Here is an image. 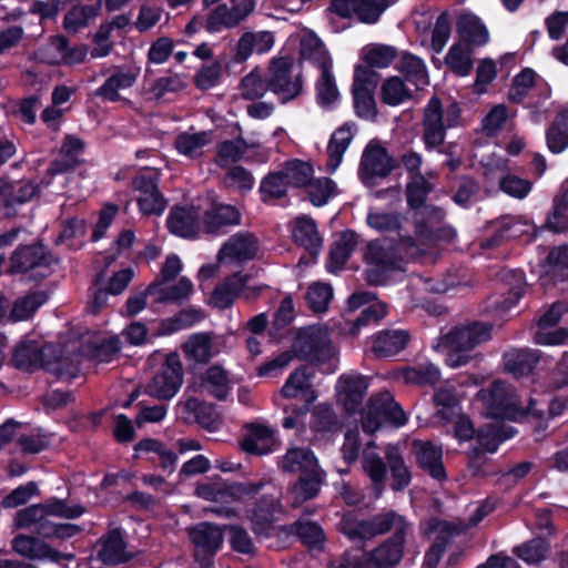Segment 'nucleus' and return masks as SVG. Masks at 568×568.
<instances>
[{
    "label": "nucleus",
    "mask_w": 568,
    "mask_h": 568,
    "mask_svg": "<svg viewBox=\"0 0 568 568\" xmlns=\"http://www.w3.org/2000/svg\"><path fill=\"white\" fill-rule=\"evenodd\" d=\"M257 163H265L270 159V150L255 142H246L243 138L226 140L219 144L215 162L221 168L236 163L242 158Z\"/></svg>",
    "instance_id": "obj_14"
},
{
    "label": "nucleus",
    "mask_w": 568,
    "mask_h": 568,
    "mask_svg": "<svg viewBox=\"0 0 568 568\" xmlns=\"http://www.w3.org/2000/svg\"><path fill=\"white\" fill-rule=\"evenodd\" d=\"M341 530L354 542L386 532L393 535L371 552L363 554L361 558L347 555L338 568H388L402 560L404 544L412 532V527L402 515L389 510L367 520L358 519L353 513L345 514L341 520Z\"/></svg>",
    "instance_id": "obj_1"
},
{
    "label": "nucleus",
    "mask_w": 568,
    "mask_h": 568,
    "mask_svg": "<svg viewBox=\"0 0 568 568\" xmlns=\"http://www.w3.org/2000/svg\"><path fill=\"white\" fill-rule=\"evenodd\" d=\"M493 325L485 322H466L442 332L433 348L445 355L446 364L460 367L473 359L471 351L491 338Z\"/></svg>",
    "instance_id": "obj_3"
},
{
    "label": "nucleus",
    "mask_w": 568,
    "mask_h": 568,
    "mask_svg": "<svg viewBox=\"0 0 568 568\" xmlns=\"http://www.w3.org/2000/svg\"><path fill=\"white\" fill-rule=\"evenodd\" d=\"M301 65L290 57L273 59L270 65V90L282 101L295 99L303 88Z\"/></svg>",
    "instance_id": "obj_9"
},
{
    "label": "nucleus",
    "mask_w": 568,
    "mask_h": 568,
    "mask_svg": "<svg viewBox=\"0 0 568 568\" xmlns=\"http://www.w3.org/2000/svg\"><path fill=\"white\" fill-rule=\"evenodd\" d=\"M280 468L286 473H300L306 475L320 469L317 458L306 447H291L278 463Z\"/></svg>",
    "instance_id": "obj_37"
},
{
    "label": "nucleus",
    "mask_w": 568,
    "mask_h": 568,
    "mask_svg": "<svg viewBox=\"0 0 568 568\" xmlns=\"http://www.w3.org/2000/svg\"><path fill=\"white\" fill-rule=\"evenodd\" d=\"M312 373L306 367L296 368L290 374L281 389L285 398H301L303 400V406L293 409L297 414L305 415L317 398L312 385Z\"/></svg>",
    "instance_id": "obj_20"
},
{
    "label": "nucleus",
    "mask_w": 568,
    "mask_h": 568,
    "mask_svg": "<svg viewBox=\"0 0 568 568\" xmlns=\"http://www.w3.org/2000/svg\"><path fill=\"white\" fill-rule=\"evenodd\" d=\"M393 169L392 161L386 150L379 145L369 143L361 160L359 176L364 184L373 185L376 178H385Z\"/></svg>",
    "instance_id": "obj_22"
},
{
    "label": "nucleus",
    "mask_w": 568,
    "mask_h": 568,
    "mask_svg": "<svg viewBox=\"0 0 568 568\" xmlns=\"http://www.w3.org/2000/svg\"><path fill=\"white\" fill-rule=\"evenodd\" d=\"M397 68L417 90H422L429 84L428 70L422 58L409 52H403Z\"/></svg>",
    "instance_id": "obj_44"
},
{
    "label": "nucleus",
    "mask_w": 568,
    "mask_h": 568,
    "mask_svg": "<svg viewBox=\"0 0 568 568\" xmlns=\"http://www.w3.org/2000/svg\"><path fill=\"white\" fill-rule=\"evenodd\" d=\"M182 349L189 361L207 363L220 353L209 333H194L183 344Z\"/></svg>",
    "instance_id": "obj_42"
},
{
    "label": "nucleus",
    "mask_w": 568,
    "mask_h": 568,
    "mask_svg": "<svg viewBox=\"0 0 568 568\" xmlns=\"http://www.w3.org/2000/svg\"><path fill=\"white\" fill-rule=\"evenodd\" d=\"M477 399L483 405L484 414L494 422L517 420L524 416L519 395L504 382L495 381L489 387L480 389Z\"/></svg>",
    "instance_id": "obj_6"
},
{
    "label": "nucleus",
    "mask_w": 568,
    "mask_h": 568,
    "mask_svg": "<svg viewBox=\"0 0 568 568\" xmlns=\"http://www.w3.org/2000/svg\"><path fill=\"white\" fill-rule=\"evenodd\" d=\"M511 287L507 296H493L488 300L486 311L498 320H506L508 313L518 304L524 288V276L520 271L508 273Z\"/></svg>",
    "instance_id": "obj_27"
},
{
    "label": "nucleus",
    "mask_w": 568,
    "mask_h": 568,
    "mask_svg": "<svg viewBox=\"0 0 568 568\" xmlns=\"http://www.w3.org/2000/svg\"><path fill=\"white\" fill-rule=\"evenodd\" d=\"M397 0H332L329 10L342 18L356 16L364 23H375Z\"/></svg>",
    "instance_id": "obj_15"
},
{
    "label": "nucleus",
    "mask_w": 568,
    "mask_h": 568,
    "mask_svg": "<svg viewBox=\"0 0 568 568\" xmlns=\"http://www.w3.org/2000/svg\"><path fill=\"white\" fill-rule=\"evenodd\" d=\"M192 290V282L186 277H181L174 285L153 282L148 287L150 296H152L156 303L180 302L187 298Z\"/></svg>",
    "instance_id": "obj_43"
},
{
    "label": "nucleus",
    "mask_w": 568,
    "mask_h": 568,
    "mask_svg": "<svg viewBox=\"0 0 568 568\" xmlns=\"http://www.w3.org/2000/svg\"><path fill=\"white\" fill-rule=\"evenodd\" d=\"M556 528L550 519L549 510L542 509L535 516V561L546 558L550 549V539Z\"/></svg>",
    "instance_id": "obj_45"
},
{
    "label": "nucleus",
    "mask_w": 568,
    "mask_h": 568,
    "mask_svg": "<svg viewBox=\"0 0 568 568\" xmlns=\"http://www.w3.org/2000/svg\"><path fill=\"white\" fill-rule=\"evenodd\" d=\"M245 283L246 277L241 273L231 275L216 286L211 297L212 303L220 308L230 306L245 287Z\"/></svg>",
    "instance_id": "obj_54"
},
{
    "label": "nucleus",
    "mask_w": 568,
    "mask_h": 568,
    "mask_svg": "<svg viewBox=\"0 0 568 568\" xmlns=\"http://www.w3.org/2000/svg\"><path fill=\"white\" fill-rule=\"evenodd\" d=\"M505 371L519 378L532 371V354L529 349H511L504 355Z\"/></svg>",
    "instance_id": "obj_62"
},
{
    "label": "nucleus",
    "mask_w": 568,
    "mask_h": 568,
    "mask_svg": "<svg viewBox=\"0 0 568 568\" xmlns=\"http://www.w3.org/2000/svg\"><path fill=\"white\" fill-rule=\"evenodd\" d=\"M98 556L104 564H120L130 559L131 556L126 551V544L121 528L110 529L102 537Z\"/></svg>",
    "instance_id": "obj_40"
},
{
    "label": "nucleus",
    "mask_w": 568,
    "mask_h": 568,
    "mask_svg": "<svg viewBox=\"0 0 568 568\" xmlns=\"http://www.w3.org/2000/svg\"><path fill=\"white\" fill-rule=\"evenodd\" d=\"M332 67L327 65L321 68V75L316 83L317 102L322 108L333 109L339 101V92L336 85L335 78L332 73Z\"/></svg>",
    "instance_id": "obj_51"
},
{
    "label": "nucleus",
    "mask_w": 568,
    "mask_h": 568,
    "mask_svg": "<svg viewBox=\"0 0 568 568\" xmlns=\"http://www.w3.org/2000/svg\"><path fill=\"white\" fill-rule=\"evenodd\" d=\"M202 386L213 397L223 400L229 396L233 383L222 366L212 365L203 374Z\"/></svg>",
    "instance_id": "obj_50"
},
{
    "label": "nucleus",
    "mask_w": 568,
    "mask_h": 568,
    "mask_svg": "<svg viewBox=\"0 0 568 568\" xmlns=\"http://www.w3.org/2000/svg\"><path fill=\"white\" fill-rule=\"evenodd\" d=\"M439 377V368L432 363L407 367L399 373V378L405 383L416 385H433Z\"/></svg>",
    "instance_id": "obj_60"
},
{
    "label": "nucleus",
    "mask_w": 568,
    "mask_h": 568,
    "mask_svg": "<svg viewBox=\"0 0 568 568\" xmlns=\"http://www.w3.org/2000/svg\"><path fill=\"white\" fill-rule=\"evenodd\" d=\"M434 403L440 417L449 422L459 415V405L455 388L450 385L440 387L434 395Z\"/></svg>",
    "instance_id": "obj_63"
},
{
    "label": "nucleus",
    "mask_w": 568,
    "mask_h": 568,
    "mask_svg": "<svg viewBox=\"0 0 568 568\" xmlns=\"http://www.w3.org/2000/svg\"><path fill=\"white\" fill-rule=\"evenodd\" d=\"M136 192L139 209L144 215H161L166 207V200L158 187V173L155 171H143L132 182Z\"/></svg>",
    "instance_id": "obj_13"
},
{
    "label": "nucleus",
    "mask_w": 568,
    "mask_h": 568,
    "mask_svg": "<svg viewBox=\"0 0 568 568\" xmlns=\"http://www.w3.org/2000/svg\"><path fill=\"white\" fill-rule=\"evenodd\" d=\"M54 347L51 344L41 345L36 341H23L14 349L12 362L14 366L23 371L50 368Z\"/></svg>",
    "instance_id": "obj_19"
},
{
    "label": "nucleus",
    "mask_w": 568,
    "mask_h": 568,
    "mask_svg": "<svg viewBox=\"0 0 568 568\" xmlns=\"http://www.w3.org/2000/svg\"><path fill=\"white\" fill-rule=\"evenodd\" d=\"M293 348L298 358L323 366L325 373L331 374L337 369L335 349L326 327L313 325L301 329Z\"/></svg>",
    "instance_id": "obj_4"
},
{
    "label": "nucleus",
    "mask_w": 568,
    "mask_h": 568,
    "mask_svg": "<svg viewBox=\"0 0 568 568\" xmlns=\"http://www.w3.org/2000/svg\"><path fill=\"white\" fill-rule=\"evenodd\" d=\"M357 244V236L353 231L343 232L331 247L326 264L329 273H336L343 268Z\"/></svg>",
    "instance_id": "obj_49"
},
{
    "label": "nucleus",
    "mask_w": 568,
    "mask_h": 568,
    "mask_svg": "<svg viewBox=\"0 0 568 568\" xmlns=\"http://www.w3.org/2000/svg\"><path fill=\"white\" fill-rule=\"evenodd\" d=\"M550 151L560 153L568 146V114L560 112L547 132Z\"/></svg>",
    "instance_id": "obj_64"
},
{
    "label": "nucleus",
    "mask_w": 568,
    "mask_h": 568,
    "mask_svg": "<svg viewBox=\"0 0 568 568\" xmlns=\"http://www.w3.org/2000/svg\"><path fill=\"white\" fill-rule=\"evenodd\" d=\"M47 301V293L39 291L21 296L14 302L9 318L12 322L29 320Z\"/></svg>",
    "instance_id": "obj_56"
},
{
    "label": "nucleus",
    "mask_w": 568,
    "mask_h": 568,
    "mask_svg": "<svg viewBox=\"0 0 568 568\" xmlns=\"http://www.w3.org/2000/svg\"><path fill=\"white\" fill-rule=\"evenodd\" d=\"M277 506L278 499L271 494H265L255 505L250 515L255 534L268 535Z\"/></svg>",
    "instance_id": "obj_48"
},
{
    "label": "nucleus",
    "mask_w": 568,
    "mask_h": 568,
    "mask_svg": "<svg viewBox=\"0 0 568 568\" xmlns=\"http://www.w3.org/2000/svg\"><path fill=\"white\" fill-rule=\"evenodd\" d=\"M264 486L263 480L226 483L221 478H214L199 485L196 495L202 499L221 504L245 503L255 498Z\"/></svg>",
    "instance_id": "obj_8"
},
{
    "label": "nucleus",
    "mask_w": 568,
    "mask_h": 568,
    "mask_svg": "<svg viewBox=\"0 0 568 568\" xmlns=\"http://www.w3.org/2000/svg\"><path fill=\"white\" fill-rule=\"evenodd\" d=\"M414 453L419 466L428 471L433 478L437 480L446 478L440 446L430 442L416 440L414 442Z\"/></svg>",
    "instance_id": "obj_33"
},
{
    "label": "nucleus",
    "mask_w": 568,
    "mask_h": 568,
    "mask_svg": "<svg viewBox=\"0 0 568 568\" xmlns=\"http://www.w3.org/2000/svg\"><path fill=\"white\" fill-rule=\"evenodd\" d=\"M254 9V0H230L222 2L207 13L204 29L210 33H217L236 28Z\"/></svg>",
    "instance_id": "obj_11"
},
{
    "label": "nucleus",
    "mask_w": 568,
    "mask_h": 568,
    "mask_svg": "<svg viewBox=\"0 0 568 568\" xmlns=\"http://www.w3.org/2000/svg\"><path fill=\"white\" fill-rule=\"evenodd\" d=\"M565 311L566 306L560 302H556L549 307V310L539 320V331L535 335V343L558 345L568 337V331L566 328L548 329L559 322Z\"/></svg>",
    "instance_id": "obj_26"
},
{
    "label": "nucleus",
    "mask_w": 568,
    "mask_h": 568,
    "mask_svg": "<svg viewBox=\"0 0 568 568\" xmlns=\"http://www.w3.org/2000/svg\"><path fill=\"white\" fill-rule=\"evenodd\" d=\"M432 532L435 535L432 547L425 555V568H437V565L454 537L459 532V529L449 524L448 521L432 520Z\"/></svg>",
    "instance_id": "obj_28"
},
{
    "label": "nucleus",
    "mask_w": 568,
    "mask_h": 568,
    "mask_svg": "<svg viewBox=\"0 0 568 568\" xmlns=\"http://www.w3.org/2000/svg\"><path fill=\"white\" fill-rule=\"evenodd\" d=\"M166 224L172 234L194 239L200 232V212L193 207H174L168 216Z\"/></svg>",
    "instance_id": "obj_31"
},
{
    "label": "nucleus",
    "mask_w": 568,
    "mask_h": 568,
    "mask_svg": "<svg viewBox=\"0 0 568 568\" xmlns=\"http://www.w3.org/2000/svg\"><path fill=\"white\" fill-rule=\"evenodd\" d=\"M386 459L394 480L393 489L402 490L406 488L409 485L412 477L398 447L388 446L386 450Z\"/></svg>",
    "instance_id": "obj_61"
},
{
    "label": "nucleus",
    "mask_w": 568,
    "mask_h": 568,
    "mask_svg": "<svg viewBox=\"0 0 568 568\" xmlns=\"http://www.w3.org/2000/svg\"><path fill=\"white\" fill-rule=\"evenodd\" d=\"M292 236L296 244L303 246L311 254L307 262L302 257L300 264L312 263L322 246V239L315 222L307 216L296 217L292 227Z\"/></svg>",
    "instance_id": "obj_30"
},
{
    "label": "nucleus",
    "mask_w": 568,
    "mask_h": 568,
    "mask_svg": "<svg viewBox=\"0 0 568 568\" xmlns=\"http://www.w3.org/2000/svg\"><path fill=\"white\" fill-rule=\"evenodd\" d=\"M460 123V108L450 102L443 106L438 98L433 97L424 110L423 141L426 150L439 148L446 138V130Z\"/></svg>",
    "instance_id": "obj_5"
},
{
    "label": "nucleus",
    "mask_w": 568,
    "mask_h": 568,
    "mask_svg": "<svg viewBox=\"0 0 568 568\" xmlns=\"http://www.w3.org/2000/svg\"><path fill=\"white\" fill-rule=\"evenodd\" d=\"M260 250L257 237L250 232H239L227 239L219 252V261L241 265L255 258Z\"/></svg>",
    "instance_id": "obj_16"
},
{
    "label": "nucleus",
    "mask_w": 568,
    "mask_h": 568,
    "mask_svg": "<svg viewBox=\"0 0 568 568\" xmlns=\"http://www.w3.org/2000/svg\"><path fill=\"white\" fill-rule=\"evenodd\" d=\"M240 223V212L232 205L214 204L204 215V226L207 233L214 234L224 225Z\"/></svg>",
    "instance_id": "obj_52"
},
{
    "label": "nucleus",
    "mask_w": 568,
    "mask_h": 568,
    "mask_svg": "<svg viewBox=\"0 0 568 568\" xmlns=\"http://www.w3.org/2000/svg\"><path fill=\"white\" fill-rule=\"evenodd\" d=\"M408 342L407 331L386 329L374 336L372 351L377 357H390L402 352Z\"/></svg>",
    "instance_id": "obj_39"
},
{
    "label": "nucleus",
    "mask_w": 568,
    "mask_h": 568,
    "mask_svg": "<svg viewBox=\"0 0 568 568\" xmlns=\"http://www.w3.org/2000/svg\"><path fill=\"white\" fill-rule=\"evenodd\" d=\"M367 225L379 233L396 232L397 239L408 235V223L400 214L381 210H369L366 216Z\"/></svg>",
    "instance_id": "obj_41"
},
{
    "label": "nucleus",
    "mask_w": 568,
    "mask_h": 568,
    "mask_svg": "<svg viewBox=\"0 0 568 568\" xmlns=\"http://www.w3.org/2000/svg\"><path fill=\"white\" fill-rule=\"evenodd\" d=\"M515 430L500 422H489L477 432V442L480 448L487 453H495L498 446L506 439L511 438Z\"/></svg>",
    "instance_id": "obj_47"
},
{
    "label": "nucleus",
    "mask_w": 568,
    "mask_h": 568,
    "mask_svg": "<svg viewBox=\"0 0 568 568\" xmlns=\"http://www.w3.org/2000/svg\"><path fill=\"white\" fill-rule=\"evenodd\" d=\"M275 432L267 425L253 423L247 427V433L243 438L242 447L245 452L265 455L275 449Z\"/></svg>",
    "instance_id": "obj_32"
},
{
    "label": "nucleus",
    "mask_w": 568,
    "mask_h": 568,
    "mask_svg": "<svg viewBox=\"0 0 568 568\" xmlns=\"http://www.w3.org/2000/svg\"><path fill=\"white\" fill-rule=\"evenodd\" d=\"M406 422L405 412L387 390L372 395L362 415V428L367 434H373L384 426L399 428Z\"/></svg>",
    "instance_id": "obj_7"
},
{
    "label": "nucleus",
    "mask_w": 568,
    "mask_h": 568,
    "mask_svg": "<svg viewBox=\"0 0 568 568\" xmlns=\"http://www.w3.org/2000/svg\"><path fill=\"white\" fill-rule=\"evenodd\" d=\"M321 483V469L306 475H301L298 480L292 487L293 505L298 506L304 501L314 498L320 491Z\"/></svg>",
    "instance_id": "obj_57"
},
{
    "label": "nucleus",
    "mask_w": 568,
    "mask_h": 568,
    "mask_svg": "<svg viewBox=\"0 0 568 568\" xmlns=\"http://www.w3.org/2000/svg\"><path fill=\"white\" fill-rule=\"evenodd\" d=\"M84 143L81 139L67 135L61 146L59 158L54 160L48 169L50 178L62 176V179L65 180L63 174L77 165L78 158L82 153Z\"/></svg>",
    "instance_id": "obj_36"
},
{
    "label": "nucleus",
    "mask_w": 568,
    "mask_h": 568,
    "mask_svg": "<svg viewBox=\"0 0 568 568\" xmlns=\"http://www.w3.org/2000/svg\"><path fill=\"white\" fill-rule=\"evenodd\" d=\"M40 186L30 181H12L0 178V214L12 216L20 205L31 200Z\"/></svg>",
    "instance_id": "obj_18"
},
{
    "label": "nucleus",
    "mask_w": 568,
    "mask_h": 568,
    "mask_svg": "<svg viewBox=\"0 0 568 568\" xmlns=\"http://www.w3.org/2000/svg\"><path fill=\"white\" fill-rule=\"evenodd\" d=\"M213 140V131H194L190 129L176 134L174 149L181 156L189 160H197L204 155Z\"/></svg>",
    "instance_id": "obj_25"
},
{
    "label": "nucleus",
    "mask_w": 568,
    "mask_h": 568,
    "mask_svg": "<svg viewBox=\"0 0 568 568\" xmlns=\"http://www.w3.org/2000/svg\"><path fill=\"white\" fill-rule=\"evenodd\" d=\"M138 74L139 72L133 68L118 67L112 70L104 83L97 89L95 95L109 101H118L119 92L131 88L135 83Z\"/></svg>",
    "instance_id": "obj_34"
},
{
    "label": "nucleus",
    "mask_w": 568,
    "mask_h": 568,
    "mask_svg": "<svg viewBox=\"0 0 568 568\" xmlns=\"http://www.w3.org/2000/svg\"><path fill=\"white\" fill-rule=\"evenodd\" d=\"M183 383V368L178 353L166 355L160 369L145 386V393L154 398L170 399L175 396Z\"/></svg>",
    "instance_id": "obj_10"
},
{
    "label": "nucleus",
    "mask_w": 568,
    "mask_h": 568,
    "mask_svg": "<svg viewBox=\"0 0 568 568\" xmlns=\"http://www.w3.org/2000/svg\"><path fill=\"white\" fill-rule=\"evenodd\" d=\"M369 379L356 372L344 373L336 383V396L348 413L357 410L368 388Z\"/></svg>",
    "instance_id": "obj_21"
},
{
    "label": "nucleus",
    "mask_w": 568,
    "mask_h": 568,
    "mask_svg": "<svg viewBox=\"0 0 568 568\" xmlns=\"http://www.w3.org/2000/svg\"><path fill=\"white\" fill-rule=\"evenodd\" d=\"M300 54L302 60H307L323 68L333 64L332 58L321 40L314 33H305L301 38Z\"/></svg>",
    "instance_id": "obj_55"
},
{
    "label": "nucleus",
    "mask_w": 568,
    "mask_h": 568,
    "mask_svg": "<svg viewBox=\"0 0 568 568\" xmlns=\"http://www.w3.org/2000/svg\"><path fill=\"white\" fill-rule=\"evenodd\" d=\"M355 132V125L352 123H345L333 132L327 145L326 171L328 173H334L341 165Z\"/></svg>",
    "instance_id": "obj_35"
},
{
    "label": "nucleus",
    "mask_w": 568,
    "mask_h": 568,
    "mask_svg": "<svg viewBox=\"0 0 568 568\" xmlns=\"http://www.w3.org/2000/svg\"><path fill=\"white\" fill-rule=\"evenodd\" d=\"M471 50L462 42L454 43L446 57V65L457 75L466 77L473 69Z\"/></svg>",
    "instance_id": "obj_58"
},
{
    "label": "nucleus",
    "mask_w": 568,
    "mask_h": 568,
    "mask_svg": "<svg viewBox=\"0 0 568 568\" xmlns=\"http://www.w3.org/2000/svg\"><path fill=\"white\" fill-rule=\"evenodd\" d=\"M445 212L435 206L425 205L415 211L414 219V242L423 248H426V254H430L436 247L437 242L442 239L443 234L450 231L437 227L444 220Z\"/></svg>",
    "instance_id": "obj_12"
},
{
    "label": "nucleus",
    "mask_w": 568,
    "mask_h": 568,
    "mask_svg": "<svg viewBox=\"0 0 568 568\" xmlns=\"http://www.w3.org/2000/svg\"><path fill=\"white\" fill-rule=\"evenodd\" d=\"M348 308L355 311L365 304H368L355 321L352 334L356 335L363 326L377 323L387 314V306L375 301V295L371 292H356L348 297Z\"/></svg>",
    "instance_id": "obj_23"
},
{
    "label": "nucleus",
    "mask_w": 568,
    "mask_h": 568,
    "mask_svg": "<svg viewBox=\"0 0 568 568\" xmlns=\"http://www.w3.org/2000/svg\"><path fill=\"white\" fill-rule=\"evenodd\" d=\"M178 414L185 423H196L209 432L220 428L222 420L215 407L193 396L183 395L176 405Z\"/></svg>",
    "instance_id": "obj_17"
},
{
    "label": "nucleus",
    "mask_w": 568,
    "mask_h": 568,
    "mask_svg": "<svg viewBox=\"0 0 568 568\" xmlns=\"http://www.w3.org/2000/svg\"><path fill=\"white\" fill-rule=\"evenodd\" d=\"M426 255V248L419 247L412 236H402L396 242L376 240L367 244L364 258L365 276L369 284H386L393 273L403 272L406 260H416Z\"/></svg>",
    "instance_id": "obj_2"
},
{
    "label": "nucleus",
    "mask_w": 568,
    "mask_h": 568,
    "mask_svg": "<svg viewBox=\"0 0 568 568\" xmlns=\"http://www.w3.org/2000/svg\"><path fill=\"white\" fill-rule=\"evenodd\" d=\"M189 537L195 547L196 556H213L223 541L222 530L210 523H201L189 529Z\"/></svg>",
    "instance_id": "obj_29"
},
{
    "label": "nucleus",
    "mask_w": 568,
    "mask_h": 568,
    "mask_svg": "<svg viewBox=\"0 0 568 568\" xmlns=\"http://www.w3.org/2000/svg\"><path fill=\"white\" fill-rule=\"evenodd\" d=\"M12 547L16 552L30 559L49 560L59 562L62 559L71 560L73 555L62 554L47 542L39 540L36 537L19 535L12 541Z\"/></svg>",
    "instance_id": "obj_24"
},
{
    "label": "nucleus",
    "mask_w": 568,
    "mask_h": 568,
    "mask_svg": "<svg viewBox=\"0 0 568 568\" xmlns=\"http://www.w3.org/2000/svg\"><path fill=\"white\" fill-rule=\"evenodd\" d=\"M134 449L136 453L154 454L159 458L160 466L163 470L169 473L173 471L178 456L161 442L152 438L142 439L135 445Z\"/></svg>",
    "instance_id": "obj_59"
},
{
    "label": "nucleus",
    "mask_w": 568,
    "mask_h": 568,
    "mask_svg": "<svg viewBox=\"0 0 568 568\" xmlns=\"http://www.w3.org/2000/svg\"><path fill=\"white\" fill-rule=\"evenodd\" d=\"M51 257L47 254L43 245L21 246L12 255V268L16 272H28L31 270L47 268Z\"/></svg>",
    "instance_id": "obj_38"
},
{
    "label": "nucleus",
    "mask_w": 568,
    "mask_h": 568,
    "mask_svg": "<svg viewBox=\"0 0 568 568\" xmlns=\"http://www.w3.org/2000/svg\"><path fill=\"white\" fill-rule=\"evenodd\" d=\"M457 31L462 40L470 45L481 47L489 40V32L481 20L471 13L459 17L457 21Z\"/></svg>",
    "instance_id": "obj_46"
},
{
    "label": "nucleus",
    "mask_w": 568,
    "mask_h": 568,
    "mask_svg": "<svg viewBox=\"0 0 568 568\" xmlns=\"http://www.w3.org/2000/svg\"><path fill=\"white\" fill-rule=\"evenodd\" d=\"M245 283L246 277L241 273L231 275L216 286L211 297L212 303L220 308L230 306L245 287Z\"/></svg>",
    "instance_id": "obj_53"
}]
</instances>
